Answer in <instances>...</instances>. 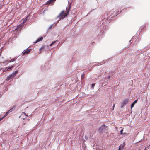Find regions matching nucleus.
Wrapping results in <instances>:
<instances>
[{
  "instance_id": "obj_2",
  "label": "nucleus",
  "mask_w": 150,
  "mask_h": 150,
  "mask_svg": "<svg viewBox=\"0 0 150 150\" xmlns=\"http://www.w3.org/2000/svg\"><path fill=\"white\" fill-rule=\"evenodd\" d=\"M31 50V49L27 48L26 50H25L22 52V55L23 56L25 55L26 54L29 53L30 51Z\"/></svg>"
},
{
  "instance_id": "obj_11",
  "label": "nucleus",
  "mask_w": 150,
  "mask_h": 150,
  "mask_svg": "<svg viewBox=\"0 0 150 150\" xmlns=\"http://www.w3.org/2000/svg\"><path fill=\"white\" fill-rule=\"evenodd\" d=\"M13 78V77L11 76V75H10L7 77V80L8 81Z\"/></svg>"
},
{
  "instance_id": "obj_26",
  "label": "nucleus",
  "mask_w": 150,
  "mask_h": 150,
  "mask_svg": "<svg viewBox=\"0 0 150 150\" xmlns=\"http://www.w3.org/2000/svg\"><path fill=\"white\" fill-rule=\"evenodd\" d=\"M53 45V44H52V43L50 45V46H51L52 45Z\"/></svg>"
},
{
  "instance_id": "obj_25",
  "label": "nucleus",
  "mask_w": 150,
  "mask_h": 150,
  "mask_svg": "<svg viewBox=\"0 0 150 150\" xmlns=\"http://www.w3.org/2000/svg\"><path fill=\"white\" fill-rule=\"evenodd\" d=\"M9 113V112H8V111L6 113V114L7 115Z\"/></svg>"
},
{
  "instance_id": "obj_3",
  "label": "nucleus",
  "mask_w": 150,
  "mask_h": 150,
  "mask_svg": "<svg viewBox=\"0 0 150 150\" xmlns=\"http://www.w3.org/2000/svg\"><path fill=\"white\" fill-rule=\"evenodd\" d=\"M129 101V99H125L122 102L121 104L122 105L121 108H122L124 107L126 104H127Z\"/></svg>"
},
{
  "instance_id": "obj_13",
  "label": "nucleus",
  "mask_w": 150,
  "mask_h": 150,
  "mask_svg": "<svg viewBox=\"0 0 150 150\" xmlns=\"http://www.w3.org/2000/svg\"><path fill=\"white\" fill-rule=\"evenodd\" d=\"M28 17V16L24 20H23V23H25L26 21L27 20ZM22 25H23V24H22Z\"/></svg>"
},
{
  "instance_id": "obj_10",
  "label": "nucleus",
  "mask_w": 150,
  "mask_h": 150,
  "mask_svg": "<svg viewBox=\"0 0 150 150\" xmlns=\"http://www.w3.org/2000/svg\"><path fill=\"white\" fill-rule=\"evenodd\" d=\"M137 100H136L131 105V108L132 109V108L134 105L137 102Z\"/></svg>"
},
{
  "instance_id": "obj_27",
  "label": "nucleus",
  "mask_w": 150,
  "mask_h": 150,
  "mask_svg": "<svg viewBox=\"0 0 150 150\" xmlns=\"http://www.w3.org/2000/svg\"><path fill=\"white\" fill-rule=\"evenodd\" d=\"M114 106H115V105H114V104L113 106V108H114Z\"/></svg>"
},
{
  "instance_id": "obj_20",
  "label": "nucleus",
  "mask_w": 150,
  "mask_h": 150,
  "mask_svg": "<svg viewBox=\"0 0 150 150\" xmlns=\"http://www.w3.org/2000/svg\"><path fill=\"white\" fill-rule=\"evenodd\" d=\"M85 76V74L84 73H83L81 75V78L82 79L83 77Z\"/></svg>"
},
{
  "instance_id": "obj_14",
  "label": "nucleus",
  "mask_w": 150,
  "mask_h": 150,
  "mask_svg": "<svg viewBox=\"0 0 150 150\" xmlns=\"http://www.w3.org/2000/svg\"><path fill=\"white\" fill-rule=\"evenodd\" d=\"M123 131V129H122L120 131V134H126V133H122V132Z\"/></svg>"
},
{
  "instance_id": "obj_7",
  "label": "nucleus",
  "mask_w": 150,
  "mask_h": 150,
  "mask_svg": "<svg viewBox=\"0 0 150 150\" xmlns=\"http://www.w3.org/2000/svg\"><path fill=\"white\" fill-rule=\"evenodd\" d=\"M43 38L42 37H40L37 40H36V42H34V43H36L40 41H42V40Z\"/></svg>"
},
{
  "instance_id": "obj_12",
  "label": "nucleus",
  "mask_w": 150,
  "mask_h": 150,
  "mask_svg": "<svg viewBox=\"0 0 150 150\" xmlns=\"http://www.w3.org/2000/svg\"><path fill=\"white\" fill-rule=\"evenodd\" d=\"M45 47L44 46H42L40 50V52H41V51H42L44 49Z\"/></svg>"
},
{
  "instance_id": "obj_21",
  "label": "nucleus",
  "mask_w": 150,
  "mask_h": 150,
  "mask_svg": "<svg viewBox=\"0 0 150 150\" xmlns=\"http://www.w3.org/2000/svg\"><path fill=\"white\" fill-rule=\"evenodd\" d=\"M95 85V83L92 84V88H93L94 87Z\"/></svg>"
},
{
  "instance_id": "obj_5",
  "label": "nucleus",
  "mask_w": 150,
  "mask_h": 150,
  "mask_svg": "<svg viewBox=\"0 0 150 150\" xmlns=\"http://www.w3.org/2000/svg\"><path fill=\"white\" fill-rule=\"evenodd\" d=\"M125 143H123L120 146L118 150H122L125 146Z\"/></svg>"
},
{
  "instance_id": "obj_16",
  "label": "nucleus",
  "mask_w": 150,
  "mask_h": 150,
  "mask_svg": "<svg viewBox=\"0 0 150 150\" xmlns=\"http://www.w3.org/2000/svg\"><path fill=\"white\" fill-rule=\"evenodd\" d=\"M55 25L54 24H52L49 27V29H51Z\"/></svg>"
},
{
  "instance_id": "obj_31",
  "label": "nucleus",
  "mask_w": 150,
  "mask_h": 150,
  "mask_svg": "<svg viewBox=\"0 0 150 150\" xmlns=\"http://www.w3.org/2000/svg\"><path fill=\"white\" fill-rule=\"evenodd\" d=\"M26 116H28V115H26Z\"/></svg>"
},
{
  "instance_id": "obj_9",
  "label": "nucleus",
  "mask_w": 150,
  "mask_h": 150,
  "mask_svg": "<svg viewBox=\"0 0 150 150\" xmlns=\"http://www.w3.org/2000/svg\"><path fill=\"white\" fill-rule=\"evenodd\" d=\"M56 0H49L47 1V4H52Z\"/></svg>"
},
{
  "instance_id": "obj_8",
  "label": "nucleus",
  "mask_w": 150,
  "mask_h": 150,
  "mask_svg": "<svg viewBox=\"0 0 150 150\" xmlns=\"http://www.w3.org/2000/svg\"><path fill=\"white\" fill-rule=\"evenodd\" d=\"M18 71H15V72H13L11 75L13 78L17 74Z\"/></svg>"
},
{
  "instance_id": "obj_1",
  "label": "nucleus",
  "mask_w": 150,
  "mask_h": 150,
  "mask_svg": "<svg viewBox=\"0 0 150 150\" xmlns=\"http://www.w3.org/2000/svg\"><path fill=\"white\" fill-rule=\"evenodd\" d=\"M69 10H68L67 13H65V12H66V11L64 10L62 11L57 16L56 18L57 19L59 18V21L57 22V23H58L59 21L61 19H63L65 17L68 15L69 14Z\"/></svg>"
},
{
  "instance_id": "obj_19",
  "label": "nucleus",
  "mask_w": 150,
  "mask_h": 150,
  "mask_svg": "<svg viewBox=\"0 0 150 150\" xmlns=\"http://www.w3.org/2000/svg\"><path fill=\"white\" fill-rule=\"evenodd\" d=\"M57 41H58V40H56V41H53L52 42V44H55L56 42Z\"/></svg>"
},
{
  "instance_id": "obj_22",
  "label": "nucleus",
  "mask_w": 150,
  "mask_h": 150,
  "mask_svg": "<svg viewBox=\"0 0 150 150\" xmlns=\"http://www.w3.org/2000/svg\"><path fill=\"white\" fill-rule=\"evenodd\" d=\"M22 24H20L18 26V27H20V28H21V26H22Z\"/></svg>"
},
{
  "instance_id": "obj_6",
  "label": "nucleus",
  "mask_w": 150,
  "mask_h": 150,
  "mask_svg": "<svg viewBox=\"0 0 150 150\" xmlns=\"http://www.w3.org/2000/svg\"><path fill=\"white\" fill-rule=\"evenodd\" d=\"M13 66H11L10 67H7L5 68V71H8L12 69V67H13Z\"/></svg>"
},
{
  "instance_id": "obj_29",
  "label": "nucleus",
  "mask_w": 150,
  "mask_h": 150,
  "mask_svg": "<svg viewBox=\"0 0 150 150\" xmlns=\"http://www.w3.org/2000/svg\"><path fill=\"white\" fill-rule=\"evenodd\" d=\"M130 42H131V40H130Z\"/></svg>"
},
{
  "instance_id": "obj_28",
  "label": "nucleus",
  "mask_w": 150,
  "mask_h": 150,
  "mask_svg": "<svg viewBox=\"0 0 150 150\" xmlns=\"http://www.w3.org/2000/svg\"><path fill=\"white\" fill-rule=\"evenodd\" d=\"M110 77V76H108V78H109Z\"/></svg>"
},
{
  "instance_id": "obj_30",
  "label": "nucleus",
  "mask_w": 150,
  "mask_h": 150,
  "mask_svg": "<svg viewBox=\"0 0 150 150\" xmlns=\"http://www.w3.org/2000/svg\"><path fill=\"white\" fill-rule=\"evenodd\" d=\"M24 114L25 115V112L24 113Z\"/></svg>"
},
{
  "instance_id": "obj_23",
  "label": "nucleus",
  "mask_w": 150,
  "mask_h": 150,
  "mask_svg": "<svg viewBox=\"0 0 150 150\" xmlns=\"http://www.w3.org/2000/svg\"><path fill=\"white\" fill-rule=\"evenodd\" d=\"M8 112H9V113L11 112L12 111L11 110V109H10L8 111Z\"/></svg>"
},
{
  "instance_id": "obj_18",
  "label": "nucleus",
  "mask_w": 150,
  "mask_h": 150,
  "mask_svg": "<svg viewBox=\"0 0 150 150\" xmlns=\"http://www.w3.org/2000/svg\"><path fill=\"white\" fill-rule=\"evenodd\" d=\"M15 107L14 106L11 109V110L12 111H13L14 110H15Z\"/></svg>"
},
{
  "instance_id": "obj_24",
  "label": "nucleus",
  "mask_w": 150,
  "mask_h": 150,
  "mask_svg": "<svg viewBox=\"0 0 150 150\" xmlns=\"http://www.w3.org/2000/svg\"><path fill=\"white\" fill-rule=\"evenodd\" d=\"M9 113V112H8V111L6 113V114L7 115Z\"/></svg>"
},
{
  "instance_id": "obj_4",
  "label": "nucleus",
  "mask_w": 150,
  "mask_h": 150,
  "mask_svg": "<svg viewBox=\"0 0 150 150\" xmlns=\"http://www.w3.org/2000/svg\"><path fill=\"white\" fill-rule=\"evenodd\" d=\"M107 127V126L103 124L99 129L98 131L100 132H101L103 130L105 129Z\"/></svg>"
},
{
  "instance_id": "obj_15",
  "label": "nucleus",
  "mask_w": 150,
  "mask_h": 150,
  "mask_svg": "<svg viewBox=\"0 0 150 150\" xmlns=\"http://www.w3.org/2000/svg\"><path fill=\"white\" fill-rule=\"evenodd\" d=\"M15 60H16V59L13 58V59H11V60L9 61V62H13V61H15Z\"/></svg>"
},
{
  "instance_id": "obj_17",
  "label": "nucleus",
  "mask_w": 150,
  "mask_h": 150,
  "mask_svg": "<svg viewBox=\"0 0 150 150\" xmlns=\"http://www.w3.org/2000/svg\"><path fill=\"white\" fill-rule=\"evenodd\" d=\"M7 115L5 114L0 119V121H1L3 118L6 117Z\"/></svg>"
}]
</instances>
